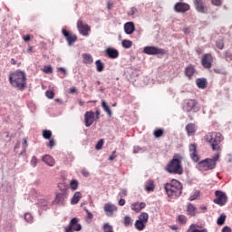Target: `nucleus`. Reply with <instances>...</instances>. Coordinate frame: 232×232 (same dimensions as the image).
<instances>
[{"instance_id":"obj_1","label":"nucleus","mask_w":232,"mask_h":232,"mask_svg":"<svg viewBox=\"0 0 232 232\" xmlns=\"http://www.w3.org/2000/svg\"><path fill=\"white\" fill-rule=\"evenodd\" d=\"M182 160H184V156H182V154L175 153L172 160H170L165 167L166 171L171 175H182V173H184Z\"/></svg>"},{"instance_id":"obj_2","label":"nucleus","mask_w":232,"mask_h":232,"mask_svg":"<svg viewBox=\"0 0 232 232\" xmlns=\"http://www.w3.org/2000/svg\"><path fill=\"white\" fill-rule=\"evenodd\" d=\"M9 82L13 88H17L23 92L26 88V72L19 70L11 72Z\"/></svg>"},{"instance_id":"obj_3","label":"nucleus","mask_w":232,"mask_h":232,"mask_svg":"<svg viewBox=\"0 0 232 232\" xmlns=\"http://www.w3.org/2000/svg\"><path fill=\"white\" fill-rule=\"evenodd\" d=\"M205 140L211 146L212 151H222V142L224 135L220 132H208L205 136Z\"/></svg>"},{"instance_id":"obj_4","label":"nucleus","mask_w":232,"mask_h":232,"mask_svg":"<svg viewBox=\"0 0 232 232\" xmlns=\"http://www.w3.org/2000/svg\"><path fill=\"white\" fill-rule=\"evenodd\" d=\"M164 188L170 198H179L182 195V183L177 179H172L169 183L165 184Z\"/></svg>"},{"instance_id":"obj_5","label":"nucleus","mask_w":232,"mask_h":232,"mask_svg":"<svg viewBox=\"0 0 232 232\" xmlns=\"http://www.w3.org/2000/svg\"><path fill=\"white\" fill-rule=\"evenodd\" d=\"M220 159V154H216L212 159H205L198 163L199 171H209L217 168V162Z\"/></svg>"},{"instance_id":"obj_6","label":"nucleus","mask_w":232,"mask_h":232,"mask_svg":"<svg viewBox=\"0 0 232 232\" xmlns=\"http://www.w3.org/2000/svg\"><path fill=\"white\" fill-rule=\"evenodd\" d=\"M150 218V215L146 212H142L139 216V219L136 220L134 226L138 229V231H144L146 229V225L148 224V220Z\"/></svg>"},{"instance_id":"obj_7","label":"nucleus","mask_w":232,"mask_h":232,"mask_svg":"<svg viewBox=\"0 0 232 232\" xmlns=\"http://www.w3.org/2000/svg\"><path fill=\"white\" fill-rule=\"evenodd\" d=\"M216 198L213 199L214 204L218 206H226L227 204V195L222 190L215 191Z\"/></svg>"},{"instance_id":"obj_8","label":"nucleus","mask_w":232,"mask_h":232,"mask_svg":"<svg viewBox=\"0 0 232 232\" xmlns=\"http://www.w3.org/2000/svg\"><path fill=\"white\" fill-rule=\"evenodd\" d=\"M183 111L189 113L190 111H198V102L196 100H185L183 104Z\"/></svg>"},{"instance_id":"obj_9","label":"nucleus","mask_w":232,"mask_h":232,"mask_svg":"<svg viewBox=\"0 0 232 232\" xmlns=\"http://www.w3.org/2000/svg\"><path fill=\"white\" fill-rule=\"evenodd\" d=\"M82 226L79 224V218H72L67 227H64V232L81 231Z\"/></svg>"},{"instance_id":"obj_10","label":"nucleus","mask_w":232,"mask_h":232,"mask_svg":"<svg viewBox=\"0 0 232 232\" xmlns=\"http://www.w3.org/2000/svg\"><path fill=\"white\" fill-rule=\"evenodd\" d=\"M143 52L147 55H166V50L155 46H145Z\"/></svg>"},{"instance_id":"obj_11","label":"nucleus","mask_w":232,"mask_h":232,"mask_svg":"<svg viewBox=\"0 0 232 232\" xmlns=\"http://www.w3.org/2000/svg\"><path fill=\"white\" fill-rule=\"evenodd\" d=\"M77 29L81 35H83L84 37H88V35H90V32H92L90 25H88V24H84L82 19L77 22Z\"/></svg>"},{"instance_id":"obj_12","label":"nucleus","mask_w":232,"mask_h":232,"mask_svg":"<svg viewBox=\"0 0 232 232\" xmlns=\"http://www.w3.org/2000/svg\"><path fill=\"white\" fill-rule=\"evenodd\" d=\"M213 54L210 53L203 54L201 58V66L205 68L206 70H211V67L213 66Z\"/></svg>"},{"instance_id":"obj_13","label":"nucleus","mask_w":232,"mask_h":232,"mask_svg":"<svg viewBox=\"0 0 232 232\" xmlns=\"http://www.w3.org/2000/svg\"><path fill=\"white\" fill-rule=\"evenodd\" d=\"M68 198V192L66 189L61 190V192H57L54 199V204H58L59 206H64L66 204V200Z\"/></svg>"},{"instance_id":"obj_14","label":"nucleus","mask_w":232,"mask_h":232,"mask_svg":"<svg viewBox=\"0 0 232 232\" xmlns=\"http://www.w3.org/2000/svg\"><path fill=\"white\" fill-rule=\"evenodd\" d=\"M197 148H198L197 143H191L188 145L189 156L191 160H193V162H198V160H200V157L198 156Z\"/></svg>"},{"instance_id":"obj_15","label":"nucleus","mask_w":232,"mask_h":232,"mask_svg":"<svg viewBox=\"0 0 232 232\" xmlns=\"http://www.w3.org/2000/svg\"><path fill=\"white\" fill-rule=\"evenodd\" d=\"M62 34L65 37L69 46H72V44L77 41V35L72 34V32L66 29H62Z\"/></svg>"},{"instance_id":"obj_16","label":"nucleus","mask_w":232,"mask_h":232,"mask_svg":"<svg viewBox=\"0 0 232 232\" xmlns=\"http://www.w3.org/2000/svg\"><path fill=\"white\" fill-rule=\"evenodd\" d=\"M95 121V112L93 111H86L84 114V124L86 128H90Z\"/></svg>"},{"instance_id":"obj_17","label":"nucleus","mask_w":232,"mask_h":232,"mask_svg":"<svg viewBox=\"0 0 232 232\" xmlns=\"http://www.w3.org/2000/svg\"><path fill=\"white\" fill-rule=\"evenodd\" d=\"M190 6L187 3L178 2L174 5L175 12H178L179 14H186V12H188Z\"/></svg>"},{"instance_id":"obj_18","label":"nucleus","mask_w":232,"mask_h":232,"mask_svg":"<svg viewBox=\"0 0 232 232\" xmlns=\"http://www.w3.org/2000/svg\"><path fill=\"white\" fill-rule=\"evenodd\" d=\"M194 5L197 12H199V14H208V7L206 6L204 0H194Z\"/></svg>"},{"instance_id":"obj_19","label":"nucleus","mask_w":232,"mask_h":232,"mask_svg":"<svg viewBox=\"0 0 232 232\" xmlns=\"http://www.w3.org/2000/svg\"><path fill=\"white\" fill-rule=\"evenodd\" d=\"M184 73H185L186 77H188V79H189V80L193 79V75H195V73H197V69H196L195 65L188 64L185 68Z\"/></svg>"},{"instance_id":"obj_20","label":"nucleus","mask_w":232,"mask_h":232,"mask_svg":"<svg viewBox=\"0 0 232 232\" xmlns=\"http://www.w3.org/2000/svg\"><path fill=\"white\" fill-rule=\"evenodd\" d=\"M107 217H113V212L117 211V206L111 203H106L103 208Z\"/></svg>"},{"instance_id":"obj_21","label":"nucleus","mask_w":232,"mask_h":232,"mask_svg":"<svg viewBox=\"0 0 232 232\" xmlns=\"http://www.w3.org/2000/svg\"><path fill=\"white\" fill-rule=\"evenodd\" d=\"M146 208V203L144 202H135L130 205V209L135 211V213H140L142 209Z\"/></svg>"},{"instance_id":"obj_22","label":"nucleus","mask_w":232,"mask_h":232,"mask_svg":"<svg viewBox=\"0 0 232 232\" xmlns=\"http://www.w3.org/2000/svg\"><path fill=\"white\" fill-rule=\"evenodd\" d=\"M124 32L127 35H131L135 32V24L133 22H128L124 24Z\"/></svg>"},{"instance_id":"obj_23","label":"nucleus","mask_w":232,"mask_h":232,"mask_svg":"<svg viewBox=\"0 0 232 232\" xmlns=\"http://www.w3.org/2000/svg\"><path fill=\"white\" fill-rule=\"evenodd\" d=\"M186 131L188 137H193L197 133V125L195 123H188L186 126Z\"/></svg>"},{"instance_id":"obj_24","label":"nucleus","mask_w":232,"mask_h":232,"mask_svg":"<svg viewBox=\"0 0 232 232\" xmlns=\"http://www.w3.org/2000/svg\"><path fill=\"white\" fill-rule=\"evenodd\" d=\"M105 53L110 59H117V57H119V51L117 49L109 47L106 49Z\"/></svg>"},{"instance_id":"obj_25","label":"nucleus","mask_w":232,"mask_h":232,"mask_svg":"<svg viewBox=\"0 0 232 232\" xmlns=\"http://www.w3.org/2000/svg\"><path fill=\"white\" fill-rule=\"evenodd\" d=\"M196 84L200 90H206L208 88V80H206V78H198Z\"/></svg>"},{"instance_id":"obj_26","label":"nucleus","mask_w":232,"mask_h":232,"mask_svg":"<svg viewBox=\"0 0 232 232\" xmlns=\"http://www.w3.org/2000/svg\"><path fill=\"white\" fill-rule=\"evenodd\" d=\"M187 215H188V217H195V215H197V207L188 203L187 205Z\"/></svg>"},{"instance_id":"obj_27","label":"nucleus","mask_w":232,"mask_h":232,"mask_svg":"<svg viewBox=\"0 0 232 232\" xmlns=\"http://www.w3.org/2000/svg\"><path fill=\"white\" fill-rule=\"evenodd\" d=\"M145 190L148 191V193L155 191V181H153V179H149L145 182Z\"/></svg>"},{"instance_id":"obj_28","label":"nucleus","mask_w":232,"mask_h":232,"mask_svg":"<svg viewBox=\"0 0 232 232\" xmlns=\"http://www.w3.org/2000/svg\"><path fill=\"white\" fill-rule=\"evenodd\" d=\"M43 161L47 164V166L53 167L55 166V160L51 155H45L43 157Z\"/></svg>"},{"instance_id":"obj_29","label":"nucleus","mask_w":232,"mask_h":232,"mask_svg":"<svg viewBox=\"0 0 232 232\" xmlns=\"http://www.w3.org/2000/svg\"><path fill=\"white\" fill-rule=\"evenodd\" d=\"M82 59H83V64H92L93 63V57L90 53H83Z\"/></svg>"},{"instance_id":"obj_30","label":"nucleus","mask_w":232,"mask_h":232,"mask_svg":"<svg viewBox=\"0 0 232 232\" xmlns=\"http://www.w3.org/2000/svg\"><path fill=\"white\" fill-rule=\"evenodd\" d=\"M81 198H82V194L81 192H75L72 198L71 199V204H79Z\"/></svg>"},{"instance_id":"obj_31","label":"nucleus","mask_w":232,"mask_h":232,"mask_svg":"<svg viewBox=\"0 0 232 232\" xmlns=\"http://www.w3.org/2000/svg\"><path fill=\"white\" fill-rule=\"evenodd\" d=\"M123 224L126 227H128L130 226H133V219H131V217H130V216H125L123 218Z\"/></svg>"},{"instance_id":"obj_32","label":"nucleus","mask_w":232,"mask_h":232,"mask_svg":"<svg viewBox=\"0 0 232 232\" xmlns=\"http://www.w3.org/2000/svg\"><path fill=\"white\" fill-rule=\"evenodd\" d=\"M102 107L103 108L104 111L108 113V115L111 116V109H110V106L104 100L102 101Z\"/></svg>"},{"instance_id":"obj_33","label":"nucleus","mask_w":232,"mask_h":232,"mask_svg":"<svg viewBox=\"0 0 232 232\" xmlns=\"http://www.w3.org/2000/svg\"><path fill=\"white\" fill-rule=\"evenodd\" d=\"M121 46L126 49L131 48V46H133V42H131V40H122Z\"/></svg>"},{"instance_id":"obj_34","label":"nucleus","mask_w":232,"mask_h":232,"mask_svg":"<svg viewBox=\"0 0 232 232\" xmlns=\"http://www.w3.org/2000/svg\"><path fill=\"white\" fill-rule=\"evenodd\" d=\"M153 135L156 139L162 137V135H164V129H156Z\"/></svg>"},{"instance_id":"obj_35","label":"nucleus","mask_w":232,"mask_h":232,"mask_svg":"<svg viewBox=\"0 0 232 232\" xmlns=\"http://www.w3.org/2000/svg\"><path fill=\"white\" fill-rule=\"evenodd\" d=\"M226 215L225 214H221L217 221L218 226H224L225 222H226Z\"/></svg>"},{"instance_id":"obj_36","label":"nucleus","mask_w":232,"mask_h":232,"mask_svg":"<svg viewBox=\"0 0 232 232\" xmlns=\"http://www.w3.org/2000/svg\"><path fill=\"white\" fill-rule=\"evenodd\" d=\"M198 197H200V191L198 190H195L188 198V200H190V202H192V200H197V198H198Z\"/></svg>"},{"instance_id":"obj_37","label":"nucleus","mask_w":232,"mask_h":232,"mask_svg":"<svg viewBox=\"0 0 232 232\" xmlns=\"http://www.w3.org/2000/svg\"><path fill=\"white\" fill-rule=\"evenodd\" d=\"M177 222H179V224H186L188 222V218L185 215H179Z\"/></svg>"},{"instance_id":"obj_38","label":"nucleus","mask_w":232,"mask_h":232,"mask_svg":"<svg viewBox=\"0 0 232 232\" xmlns=\"http://www.w3.org/2000/svg\"><path fill=\"white\" fill-rule=\"evenodd\" d=\"M43 137H44V139H46L47 140H50L52 139V130H43Z\"/></svg>"},{"instance_id":"obj_39","label":"nucleus","mask_w":232,"mask_h":232,"mask_svg":"<svg viewBox=\"0 0 232 232\" xmlns=\"http://www.w3.org/2000/svg\"><path fill=\"white\" fill-rule=\"evenodd\" d=\"M97 72H102L104 70V63L101 60L95 62Z\"/></svg>"},{"instance_id":"obj_40","label":"nucleus","mask_w":232,"mask_h":232,"mask_svg":"<svg viewBox=\"0 0 232 232\" xmlns=\"http://www.w3.org/2000/svg\"><path fill=\"white\" fill-rule=\"evenodd\" d=\"M71 189L75 191L79 188V181L77 179H72L70 182Z\"/></svg>"},{"instance_id":"obj_41","label":"nucleus","mask_w":232,"mask_h":232,"mask_svg":"<svg viewBox=\"0 0 232 232\" xmlns=\"http://www.w3.org/2000/svg\"><path fill=\"white\" fill-rule=\"evenodd\" d=\"M103 231L104 232H113V227L111 226L109 223H105L103 225Z\"/></svg>"},{"instance_id":"obj_42","label":"nucleus","mask_w":232,"mask_h":232,"mask_svg":"<svg viewBox=\"0 0 232 232\" xmlns=\"http://www.w3.org/2000/svg\"><path fill=\"white\" fill-rule=\"evenodd\" d=\"M44 73H53V69L51 67V65L44 66L42 70Z\"/></svg>"},{"instance_id":"obj_43","label":"nucleus","mask_w":232,"mask_h":232,"mask_svg":"<svg viewBox=\"0 0 232 232\" xmlns=\"http://www.w3.org/2000/svg\"><path fill=\"white\" fill-rule=\"evenodd\" d=\"M39 206L41 208H43V209H44V208H47L48 207V200L46 199H40L39 202H38Z\"/></svg>"},{"instance_id":"obj_44","label":"nucleus","mask_w":232,"mask_h":232,"mask_svg":"<svg viewBox=\"0 0 232 232\" xmlns=\"http://www.w3.org/2000/svg\"><path fill=\"white\" fill-rule=\"evenodd\" d=\"M45 96L47 99H53V97H55V92H53V91H46Z\"/></svg>"},{"instance_id":"obj_45","label":"nucleus","mask_w":232,"mask_h":232,"mask_svg":"<svg viewBox=\"0 0 232 232\" xmlns=\"http://www.w3.org/2000/svg\"><path fill=\"white\" fill-rule=\"evenodd\" d=\"M102 146H104V140H100L97 142L95 148H96V150H102Z\"/></svg>"},{"instance_id":"obj_46","label":"nucleus","mask_w":232,"mask_h":232,"mask_svg":"<svg viewBox=\"0 0 232 232\" xmlns=\"http://www.w3.org/2000/svg\"><path fill=\"white\" fill-rule=\"evenodd\" d=\"M216 46L218 50H224V42L222 40L218 41Z\"/></svg>"},{"instance_id":"obj_47","label":"nucleus","mask_w":232,"mask_h":232,"mask_svg":"<svg viewBox=\"0 0 232 232\" xmlns=\"http://www.w3.org/2000/svg\"><path fill=\"white\" fill-rule=\"evenodd\" d=\"M24 220H26V222H32L34 220V218L32 217V214L27 213L24 215Z\"/></svg>"},{"instance_id":"obj_48","label":"nucleus","mask_w":232,"mask_h":232,"mask_svg":"<svg viewBox=\"0 0 232 232\" xmlns=\"http://www.w3.org/2000/svg\"><path fill=\"white\" fill-rule=\"evenodd\" d=\"M208 232V230L206 228H203V229H198V228H194V229H190L188 228L187 232Z\"/></svg>"},{"instance_id":"obj_49","label":"nucleus","mask_w":232,"mask_h":232,"mask_svg":"<svg viewBox=\"0 0 232 232\" xmlns=\"http://www.w3.org/2000/svg\"><path fill=\"white\" fill-rule=\"evenodd\" d=\"M212 5H214V6H221L222 0H212Z\"/></svg>"},{"instance_id":"obj_50","label":"nucleus","mask_w":232,"mask_h":232,"mask_svg":"<svg viewBox=\"0 0 232 232\" xmlns=\"http://www.w3.org/2000/svg\"><path fill=\"white\" fill-rule=\"evenodd\" d=\"M31 164L34 168H35V166H37V158L35 156H34L31 160Z\"/></svg>"},{"instance_id":"obj_51","label":"nucleus","mask_w":232,"mask_h":232,"mask_svg":"<svg viewBox=\"0 0 232 232\" xmlns=\"http://www.w3.org/2000/svg\"><path fill=\"white\" fill-rule=\"evenodd\" d=\"M85 213H87V218H90V220H92L93 218V214H92V212H90V210H88V208H84Z\"/></svg>"},{"instance_id":"obj_52","label":"nucleus","mask_w":232,"mask_h":232,"mask_svg":"<svg viewBox=\"0 0 232 232\" xmlns=\"http://www.w3.org/2000/svg\"><path fill=\"white\" fill-rule=\"evenodd\" d=\"M196 53H197L198 55H202V53H204V48H202V47H198V48L196 49Z\"/></svg>"},{"instance_id":"obj_53","label":"nucleus","mask_w":232,"mask_h":232,"mask_svg":"<svg viewBox=\"0 0 232 232\" xmlns=\"http://www.w3.org/2000/svg\"><path fill=\"white\" fill-rule=\"evenodd\" d=\"M57 72H61L63 74V77H66V69L63 67L57 68Z\"/></svg>"},{"instance_id":"obj_54","label":"nucleus","mask_w":232,"mask_h":232,"mask_svg":"<svg viewBox=\"0 0 232 232\" xmlns=\"http://www.w3.org/2000/svg\"><path fill=\"white\" fill-rule=\"evenodd\" d=\"M115 153L116 151L113 150L111 155L109 157V160H115V159H117V155Z\"/></svg>"},{"instance_id":"obj_55","label":"nucleus","mask_w":232,"mask_h":232,"mask_svg":"<svg viewBox=\"0 0 232 232\" xmlns=\"http://www.w3.org/2000/svg\"><path fill=\"white\" fill-rule=\"evenodd\" d=\"M48 148H53L55 146V140H50L49 142L47 143Z\"/></svg>"},{"instance_id":"obj_56","label":"nucleus","mask_w":232,"mask_h":232,"mask_svg":"<svg viewBox=\"0 0 232 232\" xmlns=\"http://www.w3.org/2000/svg\"><path fill=\"white\" fill-rule=\"evenodd\" d=\"M221 232H232L231 227L226 226L222 228Z\"/></svg>"},{"instance_id":"obj_57","label":"nucleus","mask_w":232,"mask_h":232,"mask_svg":"<svg viewBox=\"0 0 232 232\" xmlns=\"http://www.w3.org/2000/svg\"><path fill=\"white\" fill-rule=\"evenodd\" d=\"M24 41H25V43H28V41H30L32 39V36L30 34H26L24 36H23Z\"/></svg>"},{"instance_id":"obj_58","label":"nucleus","mask_w":232,"mask_h":232,"mask_svg":"<svg viewBox=\"0 0 232 232\" xmlns=\"http://www.w3.org/2000/svg\"><path fill=\"white\" fill-rule=\"evenodd\" d=\"M225 57H226V59H229V61H232V53L226 52Z\"/></svg>"},{"instance_id":"obj_59","label":"nucleus","mask_w":232,"mask_h":232,"mask_svg":"<svg viewBox=\"0 0 232 232\" xmlns=\"http://www.w3.org/2000/svg\"><path fill=\"white\" fill-rule=\"evenodd\" d=\"M82 175H83V177H90V172L86 169L82 170Z\"/></svg>"},{"instance_id":"obj_60","label":"nucleus","mask_w":232,"mask_h":232,"mask_svg":"<svg viewBox=\"0 0 232 232\" xmlns=\"http://www.w3.org/2000/svg\"><path fill=\"white\" fill-rule=\"evenodd\" d=\"M69 93H77V89L75 87H71L69 89Z\"/></svg>"},{"instance_id":"obj_61","label":"nucleus","mask_w":232,"mask_h":232,"mask_svg":"<svg viewBox=\"0 0 232 232\" xmlns=\"http://www.w3.org/2000/svg\"><path fill=\"white\" fill-rule=\"evenodd\" d=\"M119 206H124L126 204V200L124 198H121L118 202Z\"/></svg>"},{"instance_id":"obj_62","label":"nucleus","mask_w":232,"mask_h":232,"mask_svg":"<svg viewBox=\"0 0 232 232\" xmlns=\"http://www.w3.org/2000/svg\"><path fill=\"white\" fill-rule=\"evenodd\" d=\"M111 6H113V2L108 1L107 2V8H108V10H111Z\"/></svg>"},{"instance_id":"obj_63","label":"nucleus","mask_w":232,"mask_h":232,"mask_svg":"<svg viewBox=\"0 0 232 232\" xmlns=\"http://www.w3.org/2000/svg\"><path fill=\"white\" fill-rule=\"evenodd\" d=\"M137 12H138V10H137L136 7H132V8L130 9V14H131V15H135V14H137Z\"/></svg>"},{"instance_id":"obj_64","label":"nucleus","mask_w":232,"mask_h":232,"mask_svg":"<svg viewBox=\"0 0 232 232\" xmlns=\"http://www.w3.org/2000/svg\"><path fill=\"white\" fill-rule=\"evenodd\" d=\"M128 195V190L122 189L121 192V197H126Z\"/></svg>"}]
</instances>
